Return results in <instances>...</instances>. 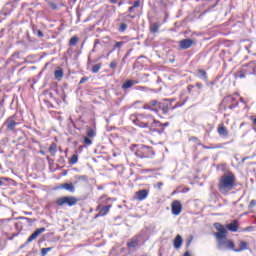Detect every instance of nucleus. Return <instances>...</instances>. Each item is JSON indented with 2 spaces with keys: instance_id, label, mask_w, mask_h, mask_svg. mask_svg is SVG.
<instances>
[{
  "instance_id": "1",
  "label": "nucleus",
  "mask_w": 256,
  "mask_h": 256,
  "mask_svg": "<svg viewBox=\"0 0 256 256\" xmlns=\"http://www.w3.org/2000/svg\"><path fill=\"white\" fill-rule=\"evenodd\" d=\"M236 181L237 178L233 172H228L220 176L217 184L219 193H221V195H229V193L235 189Z\"/></svg>"
},
{
  "instance_id": "2",
  "label": "nucleus",
  "mask_w": 256,
  "mask_h": 256,
  "mask_svg": "<svg viewBox=\"0 0 256 256\" xmlns=\"http://www.w3.org/2000/svg\"><path fill=\"white\" fill-rule=\"evenodd\" d=\"M169 107H171V102H169L168 99H164L162 102L150 100L143 105V109L152 111L153 113H159V111H162L164 115L169 113Z\"/></svg>"
},
{
  "instance_id": "3",
  "label": "nucleus",
  "mask_w": 256,
  "mask_h": 256,
  "mask_svg": "<svg viewBox=\"0 0 256 256\" xmlns=\"http://www.w3.org/2000/svg\"><path fill=\"white\" fill-rule=\"evenodd\" d=\"M151 117L153 116L138 114L136 120H134V123L137 125V127H141L142 129H149L153 127V124L151 123Z\"/></svg>"
},
{
  "instance_id": "4",
  "label": "nucleus",
  "mask_w": 256,
  "mask_h": 256,
  "mask_svg": "<svg viewBox=\"0 0 256 256\" xmlns=\"http://www.w3.org/2000/svg\"><path fill=\"white\" fill-rule=\"evenodd\" d=\"M136 157L139 159H151L155 155L153 148L145 145H141L135 152Z\"/></svg>"
},
{
  "instance_id": "5",
  "label": "nucleus",
  "mask_w": 256,
  "mask_h": 256,
  "mask_svg": "<svg viewBox=\"0 0 256 256\" xmlns=\"http://www.w3.org/2000/svg\"><path fill=\"white\" fill-rule=\"evenodd\" d=\"M77 203H79V199L75 196H64L56 200V205H58V207H63L64 205H68V207H75Z\"/></svg>"
},
{
  "instance_id": "6",
  "label": "nucleus",
  "mask_w": 256,
  "mask_h": 256,
  "mask_svg": "<svg viewBox=\"0 0 256 256\" xmlns=\"http://www.w3.org/2000/svg\"><path fill=\"white\" fill-rule=\"evenodd\" d=\"M18 125L19 122H17V115L14 114L5 120L2 127H6V131L8 133H15Z\"/></svg>"
},
{
  "instance_id": "7",
  "label": "nucleus",
  "mask_w": 256,
  "mask_h": 256,
  "mask_svg": "<svg viewBox=\"0 0 256 256\" xmlns=\"http://www.w3.org/2000/svg\"><path fill=\"white\" fill-rule=\"evenodd\" d=\"M217 249L219 251H235V242L231 239L225 238L217 242Z\"/></svg>"
},
{
  "instance_id": "8",
  "label": "nucleus",
  "mask_w": 256,
  "mask_h": 256,
  "mask_svg": "<svg viewBox=\"0 0 256 256\" xmlns=\"http://www.w3.org/2000/svg\"><path fill=\"white\" fill-rule=\"evenodd\" d=\"M172 215H181V211H183V205H181V201L174 200L171 204Z\"/></svg>"
},
{
  "instance_id": "9",
  "label": "nucleus",
  "mask_w": 256,
  "mask_h": 256,
  "mask_svg": "<svg viewBox=\"0 0 256 256\" xmlns=\"http://www.w3.org/2000/svg\"><path fill=\"white\" fill-rule=\"evenodd\" d=\"M46 229L45 227L42 228H38L34 231V233H32L29 238L27 239L26 243H33V241H35V239H37V237H39V235H41V233H45Z\"/></svg>"
},
{
  "instance_id": "10",
  "label": "nucleus",
  "mask_w": 256,
  "mask_h": 256,
  "mask_svg": "<svg viewBox=\"0 0 256 256\" xmlns=\"http://www.w3.org/2000/svg\"><path fill=\"white\" fill-rule=\"evenodd\" d=\"M193 45H195V42L191 39H183L179 41V47L180 49H191V47H193Z\"/></svg>"
},
{
  "instance_id": "11",
  "label": "nucleus",
  "mask_w": 256,
  "mask_h": 256,
  "mask_svg": "<svg viewBox=\"0 0 256 256\" xmlns=\"http://www.w3.org/2000/svg\"><path fill=\"white\" fill-rule=\"evenodd\" d=\"M245 74L246 75H256V63L250 62L245 66Z\"/></svg>"
},
{
  "instance_id": "12",
  "label": "nucleus",
  "mask_w": 256,
  "mask_h": 256,
  "mask_svg": "<svg viewBox=\"0 0 256 256\" xmlns=\"http://www.w3.org/2000/svg\"><path fill=\"white\" fill-rule=\"evenodd\" d=\"M58 189H64L65 191H69V193H75V185H73V183L61 184Z\"/></svg>"
},
{
  "instance_id": "13",
  "label": "nucleus",
  "mask_w": 256,
  "mask_h": 256,
  "mask_svg": "<svg viewBox=\"0 0 256 256\" xmlns=\"http://www.w3.org/2000/svg\"><path fill=\"white\" fill-rule=\"evenodd\" d=\"M214 236L216 237L218 243L219 241H223L224 239H227V230H220L216 233H214Z\"/></svg>"
},
{
  "instance_id": "14",
  "label": "nucleus",
  "mask_w": 256,
  "mask_h": 256,
  "mask_svg": "<svg viewBox=\"0 0 256 256\" xmlns=\"http://www.w3.org/2000/svg\"><path fill=\"white\" fill-rule=\"evenodd\" d=\"M136 195H137L138 201H143L147 199L149 195V191H147L146 189L139 190L138 192H136Z\"/></svg>"
},
{
  "instance_id": "15",
  "label": "nucleus",
  "mask_w": 256,
  "mask_h": 256,
  "mask_svg": "<svg viewBox=\"0 0 256 256\" xmlns=\"http://www.w3.org/2000/svg\"><path fill=\"white\" fill-rule=\"evenodd\" d=\"M239 222L234 220L232 223L227 225L228 231H232V233H237L239 226L237 225Z\"/></svg>"
},
{
  "instance_id": "16",
  "label": "nucleus",
  "mask_w": 256,
  "mask_h": 256,
  "mask_svg": "<svg viewBox=\"0 0 256 256\" xmlns=\"http://www.w3.org/2000/svg\"><path fill=\"white\" fill-rule=\"evenodd\" d=\"M181 245H183V237L178 234L174 239V248L181 249Z\"/></svg>"
},
{
  "instance_id": "17",
  "label": "nucleus",
  "mask_w": 256,
  "mask_h": 256,
  "mask_svg": "<svg viewBox=\"0 0 256 256\" xmlns=\"http://www.w3.org/2000/svg\"><path fill=\"white\" fill-rule=\"evenodd\" d=\"M133 85H137V81L135 80H127L123 85H122V89L125 91L127 89H131V87H133Z\"/></svg>"
},
{
  "instance_id": "18",
  "label": "nucleus",
  "mask_w": 256,
  "mask_h": 256,
  "mask_svg": "<svg viewBox=\"0 0 256 256\" xmlns=\"http://www.w3.org/2000/svg\"><path fill=\"white\" fill-rule=\"evenodd\" d=\"M218 133L222 137H229V131H227V128L224 125L218 127Z\"/></svg>"
},
{
  "instance_id": "19",
  "label": "nucleus",
  "mask_w": 256,
  "mask_h": 256,
  "mask_svg": "<svg viewBox=\"0 0 256 256\" xmlns=\"http://www.w3.org/2000/svg\"><path fill=\"white\" fill-rule=\"evenodd\" d=\"M245 250H247V242L245 241H240L239 248L237 249L234 248L235 253H241V251H245Z\"/></svg>"
},
{
  "instance_id": "20",
  "label": "nucleus",
  "mask_w": 256,
  "mask_h": 256,
  "mask_svg": "<svg viewBox=\"0 0 256 256\" xmlns=\"http://www.w3.org/2000/svg\"><path fill=\"white\" fill-rule=\"evenodd\" d=\"M112 205L103 206L100 208L99 215H102V217H105L107 213L111 210Z\"/></svg>"
},
{
  "instance_id": "21",
  "label": "nucleus",
  "mask_w": 256,
  "mask_h": 256,
  "mask_svg": "<svg viewBox=\"0 0 256 256\" xmlns=\"http://www.w3.org/2000/svg\"><path fill=\"white\" fill-rule=\"evenodd\" d=\"M86 135L90 139H93V137L97 136V132H95V130H93V128L88 127L87 130H86Z\"/></svg>"
},
{
  "instance_id": "22",
  "label": "nucleus",
  "mask_w": 256,
  "mask_h": 256,
  "mask_svg": "<svg viewBox=\"0 0 256 256\" xmlns=\"http://www.w3.org/2000/svg\"><path fill=\"white\" fill-rule=\"evenodd\" d=\"M139 245V240L137 238H132L130 242L127 243V247L134 249V247H137Z\"/></svg>"
},
{
  "instance_id": "23",
  "label": "nucleus",
  "mask_w": 256,
  "mask_h": 256,
  "mask_svg": "<svg viewBox=\"0 0 256 256\" xmlns=\"http://www.w3.org/2000/svg\"><path fill=\"white\" fill-rule=\"evenodd\" d=\"M198 74H199V77L202 79V81H207L208 80L207 71H205L203 69H199Z\"/></svg>"
},
{
  "instance_id": "24",
  "label": "nucleus",
  "mask_w": 256,
  "mask_h": 256,
  "mask_svg": "<svg viewBox=\"0 0 256 256\" xmlns=\"http://www.w3.org/2000/svg\"><path fill=\"white\" fill-rule=\"evenodd\" d=\"M159 27H161V24L154 23L150 26L151 33H159Z\"/></svg>"
},
{
  "instance_id": "25",
  "label": "nucleus",
  "mask_w": 256,
  "mask_h": 256,
  "mask_svg": "<svg viewBox=\"0 0 256 256\" xmlns=\"http://www.w3.org/2000/svg\"><path fill=\"white\" fill-rule=\"evenodd\" d=\"M56 149H57V144L52 143L49 147V153L52 155V157H55Z\"/></svg>"
},
{
  "instance_id": "26",
  "label": "nucleus",
  "mask_w": 256,
  "mask_h": 256,
  "mask_svg": "<svg viewBox=\"0 0 256 256\" xmlns=\"http://www.w3.org/2000/svg\"><path fill=\"white\" fill-rule=\"evenodd\" d=\"M54 76H55V79H58L59 81L63 77V70L62 69L55 70Z\"/></svg>"
},
{
  "instance_id": "27",
  "label": "nucleus",
  "mask_w": 256,
  "mask_h": 256,
  "mask_svg": "<svg viewBox=\"0 0 256 256\" xmlns=\"http://www.w3.org/2000/svg\"><path fill=\"white\" fill-rule=\"evenodd\" d=\"M150 121H152L153 123H157L159 125V127H169V122H166L163 124V123L155 120L153 117H150Z\"/></svg>"
},
{
  "instance_id": "28",
  "label": "nucleus",
  "mask_w": 256,
  "mask_h": 256,
  "mask_svg": "<svg viewBox=\"0 0 256 256\" xmlns=\"http://www.w3.org/2000/svg\"><path fill=\"white\" fill-rule=\"evenodd\" d=\"M70 45L72 46V47H75V45H77V43H79V38L78 37H76V36H73L71 39H70Z\"/></svg>"
},
{
  "instance_id": "29",
  "label": "nucleus",
  "mask_w": 256,
  "mask_h": 256,
  "mask_svg": "<svg viewBox=\"0 0 256 256\" xmlns=\"http://www.w3.org/2000/svg\"><path fill=\"white\" fill-rule=\"evenodd\" d=\"M78 160H79V158L76 154L72 155V157L70 159V165H75Z\"/></svg>"
},
{
  "instance_id": "30",
  "label": "nucleus",
  "mask_w": 256,
  "mask_h": 256,
  "mask_svg": "<svg viewBox=\"0 0 256 256\" xmlns=\"http://www.w3.org/2000/svg\"><path fill=\"white\" fill-rule=\"evenodd\" d=\"M123 45H125V42L120 41V42H116L113 48V51H115V49H121V47H123Z\"/></svg>"
},
{
  "instance_id": "31",
  "label": "nucleus",
  "mask_w": 256,
  "mask_h": 256,
  "mask_svg": "<svg viewBox=\"0 0 256 256\" xmlns=\"http://www.w3.org/2000/svg\"><path fill=\"white\" fill-rule=\"evenodd\" d=\"M100 70H101V64L99 63L93 66L92 73H99Z\"/></svg>"
},
{
  "instance_id": "32",
  "label": "nucleus",
  "mask_w": 256,
  "mask_h": 256,
  "mask_svg": "<svg viewBox=\"0 0 256 256\" xmlns=\"http://www.w3.org/2000/svg\"><path fill=\"white\" fill-rule=\"evenodd\" d=\"M125 31H127V24L122 23L119 27V32L120 33H125Z\"/></svg>"
},
{
  "instance_id": "33",
  "label": "nucleus",
  "mask_w": 256,
  "mask_h": 256,
  "mask_svg": "<svg viewBox=\"0 0 256 256\" xmlns=\"http://www.w3.org/2000/svg\"><path fill=\"white\" fill-rule=\"evenodd\" d=\"M215 229H217V231H224L225 227L219 223H215L214 224Z\"/></svg>"
},
{
  "instance_id": "34",
  "label": "nucleus",
  "mask_w": 256,
  "mask_h": 256,
  "mask_svg": "<svg viewBox=\"0 0 256 256\" xmlns=\"http://www.w3.org/2000/svg\"><path fill=\"white\" fill-rule=\"evenodd\" d=\"M51 247H48V248H42L41 249V255L42 256H45V255H47L48 253H49V251H51Z\"/></svg>"
},
{
  "instance_id": "35",
  "label": "nucleus",
  "mask_w": 256,
  "mask_h": 256,
  "mask_svg": "<svg viewBox=\"0 0 256 256\" xmlns=\"http://www.w3.org/2000/svg\"><path fill=\"white\" fill-rule=\"evenodd\" d=\"M203 149H221L220 145H215V146H205L202 145Z\"/></svg>"
},
{
  "instance_id": "36",
  "label": "nucleus",
  "mask_w": 256,
  "mask_h": 256,
  "mask_svg": "<svg viewBox=\"0 0 256 256\" xmlns=\"http://www.w3.org/2000/svg\"><path fill=\"white\" fill-rule=\"evenodd\" d=\"M84 143H85L86 145H92V144H93V141L90 140L89 137H84Z\"/></svg>"
},
{
  "instance_id": "37",
  "label": "nucleus",
  "mask_w": 256,
  "mask_h": 256,
  "mask_svg": "<svg viewBox=\"0 0 256 256\" xmlns=\"http://www.w3.org/2000/svg\"><path fill=\"white\" fill-rule=\"evenodd\" d=\"M190 141H194V143H196L197 145H201V141L197 137L190 138Z\"/></svg>"
},
{
  "instance_id": "38",
  "label": "nucleus",
  "mask_w": 256,
  "mask_h": 256,
  "mask_svg": "<svg viewBox=\"0 0 256 256\" xmlns=\"http://www.w3.org/2000/svg\"><path fill=\"white\" fill-rule=\"evenodd\" d=\"M110 69H117V61L113 60V61L110 63Z\"/></svg>"
},
{
  "instance_id": "39",
  "label": "nucleus",
  "mask_w": 256,
  "mask_h": 256,
  "mask_svg": "<svg viewBox=\"0 0 256 256\" xmlns=\"http://www.w3.org/2000/svg\"><path fill=\"white\" fill-rule=\"evenodd\" d=\"M87 81H89V78L88 77H82L79 84L80 85H83V83H87Z\"/></svg>"
},
{
  "instance_id": "40",
  "label": "nucleus",
  "mask_w": 256,
  "mask_h": 256,
  "mask_svg": "<svg viewBox=\"0 0 256 256\" xmlns=\"http://www.w3.org/2000/svg\"><path fill=\"white\" fill-rule=\"evenodd\" d=\"M256 206V200H251L250 201V204H249V209H253V207H255Z\"/></svg>"
},
{
  "instance_id": "41",
  "label": "nucleus",
  "mask_w": 256,
  "mask_h": 256,
  "mask_svg": "<svg viewBox=\"0 0 256 256\" xmlns=\"http://www.w3.org/2000/svg\"><path fill=\"white\" fill-rule=\"evenodd\" d=\"M139 5H141V2L135 1L132 7H134V9H137V7H139Z\"/></svg>"
},
{
  "instance_id": "42",
  "label": "nucleus",
  "mask_w": 256,
  "mask_h": 256,
  "mask_svg": "<svg viewBox=\"0 0 256 256\" xmlns=\"http://www.w3.org/2000/svg\"><path fill=\"white\" fill-rule=\"evenodd\" d=\"M37 35L39 37H44V34H43V32L41 30H37Z\"/></svg>"
},
{
  "instance_id": "43",
  "label": "nucleus",
  "mask_w": 256,
  "mask_h": 256,
  "mask_svg": "<svg viewBox=\"0 0 256 256\" xmlns=\"http://www.w3.org/2000/svg\"><path fill=\"white\" fill-rule=\"evenodd\" d=\"M196 87H198V89H203V84H201V83H196Z\"/></svg>"
},
{
  "instance_id": "44",
  "label": "nucleus",
  "mask_w": 256,
  "mask_h": 256,
  "mask_svg": "<svg viewBox=\"0 0 256 256\" xmlns=\"http://www.w3.org/2000/svg\"><path fill=\"white\" fill-rule=\"evenodd\" d=\"M239 77H240V79H245V73L240 72Z\"/></svg>"
},
{
  "instance_id": "45",
  "label": "nucleus",
  "mask_w": 256,
  "mask_h": 256,
  "mask_svg": "<svg viewBox=\"0 0 256 256\" xmlns=\"http://www.w3.org/2000/svg\"><path fill=\"white\" fill-rule=\"evenodd\" d=\"M50 7H51L52 9H57V4L52 3V4H50Z\"/></svg>"
},
{
  "instance_id": "46",
  "label": "nucleus",
  "mask_w": 256,
  "mask_h": 256,
  "mask_svg": "<svg viewBox=\"0 0 256 256\" xmlns=\"http://www.w3.org/2000/svg\"><path fill=\"white\" fill-rule=\"evenodd\" d=\"M133 9H135L133 6L128 8L129 13H133Z\"/></svg>"
},
{
  "instance_id": "47",
  "label": "nucleus",
  "mask_w": 256,
  "mask_h": 256,
  "mask_svg": "<svg viewBox=\"0 0 256 256\" xmlns=\"http://www.w3.org/2000/svg\"><path fill=\"white\" fill-rule=\"evenodd\" d=\"M157 185H158V189H161V187H163V183L162 182H158Z\"/></svg>"
},
{
  "instance_id": "48",
  "label": "nucleus",
  "mask_w": 256,
  "mask_h": 256,
  "mask_svg": "<svg viewBox=\"0 0 256 256\" xmlns=\"http://www.w3.org/2000/svg\"><path fill=\"white\" fill-rule=\"evenodd\" d=\"M25 219L26 221H28V223H33V220L31 218H23Z\"/></svg>"
},
{
  "instance_id": "49",
  "label": "nucleus",
  "mask_w": 256,
  "mask_h": 256,
  "mask_svg": "<svg viewBox=\"0 0 256 256\" xmlns=\"http://www.w3.org/2000/svg\"><path fill=\"white\" fill-rule=\"evenodd\" d=\"M193 89V85H189L188 86V91H189V93H191V90Z\"/></svg>"
},
{
  "instance_id": "50",
  "label": "nucleus",
  "mask_w": 256,
  "mask_h": 256,
  "mask_svg": "<svg viewBox=\"0 0 256 256\" xmlns=\"http://www.w3.org/2000/svg\"><path fill=\"white\" fill-rule=\"evenodd\" d=\"M118 0H110V3H112L113 5H115L117 3Z\"/></svg>"
},
{
  "instance_id": "51",
  "label": "nucleus",
  "mask_w": 256,
  "mask_h": 256,
  "mask_svg": "<svg viewBox=\"0 0 256 256\" xmlns=\"http://www.w3.org/2000/svg\"><path fill=\"white\" fill-rule=\"evenodd\" d=\"M99 45V40H95L94 47H97Z\"/></svg>"
},
{
  "instance_id": "52",
  "label": "nucleus",
  "mask_w": 256,
  "mask_h": 256,
  "mask_svg": "<svg viewBox=\"0 0 256 256\" xmlns=\"http://www.w3.org/2000/svg\"><path fill=\"white\" fill-rule=\"evenodd\" d=\"M191 241H192L191 239L187 241V243H186L187 247H189V245H191Z\"/></svg>"
},
{
  "instance_id": "53",
  "label": "nucleus",
  "mask_w": 256,
  "mask_h": 256,
  "mask_svg": "<svg viewBox=\"0 0 256 256\" xmlns=\"http://www.w3.org/2000/svg\"><path fill=\"white\" fill-rule=\"evenodd\" d=\"M128 17H130V19H135V15L129 14Z\"/></svg>"
},
{
  "instance_id": "54",
  "label": "nucleus",
  "mask_w": 256,
  "mask_h": 256,
  "mask_svg": "<svg viewBox=\"0 0 256 256\" xmlns=\"http://www.w3.org/2000/svg\"><path fill=\"white\" fill-rule=\"evenodd\" d=\"M0 187H3V180L0 179Z\"/></svg>"
},
{
  "instance_id": "55",
  "label": "nucleus",
  "mask_w": 256,
  "mask_h": 256,
  "mask_svg": "<svg viewBox=\"0 0 256 256\" xmlns=\"http://www.w3.org/2000/svg\"><path fill=\"white\" fill-rule=\"evenodd\" d=\"M184 256H191V254H189V252H185Z\"/></svg>"
},
{
  "instance_id": "56",
  "label": "nucleus",
  "mask_w": 256,
  "mask_h": 256,
  "mask_svg": "<svg viewBox=\"0 0 256 256\" xmlns=\"http://www.w3.org/2000/svg\"><path fill=\"white\" fill-rule=\"evenodd\" d=\"M97 217H103V215H99V213L95 216V218L97 219Z\"/></svg>"
},
{
  "instance_id": "57",
  "label": "nucleus",
  "mask_w": 256,
  "mask_h": 256,
  "mask_svg": "<svg viewBox=\"0 0 256 256\" xmlns=\"http://www.w3.org/2000/svg\"><path fill=\"white\" fill-rule=\"evenodd\" d=\"M27 256H34V253L30 252Z\"/></svg>"
},
{
  "instance_id": "58",
  "label": "nucleus",
  "mask_w": 256,
  "mask_h": 256,
  "mask_svg": "<svg viewBox=\"0 0 256 256\" xmlns=\"http://www.w3.org/2000/svg\"><path fill=\"white\" fill-rule=\"evenodd\" d=\"M245 231H251V227L246 228Z\"/></svg>"
},
{
  "instance_id": "59",
  "label": "nucleus",
  "mask_w": 256,
  "mask_h": 256,
  "mask_svg": "<svg viewBox=\"0 0 256 256\" xmlns=\"http://www.w3.org/2000/svg\"><path fill=\"white\" fill-rule=\"evenodd\" d=\"M26 215H31V212H25Z\"/></svg>"
},
{
  "instance_id": "60",
  "label": "nucleus",
  "mask_w": 256,
  "mask_h": 256,
  "mask_svg": "<svg viewBox=\"0 0 256 256\" xmlns=\"http://www.w3.org/2000/svg\"><path fill=\"white\" fill-rule=\"evenodd\" d=\"M121 5H123V3L120 2V3L118 4V7H121Z\"/></svg>"
},
{
  "instance_id": "61",
  "label": "nucleus",
  "mask_w": 256,
  "mask_h": 256,
  "mask_svg": "<svg viewBox=\"0 0 256 256\" xmlns=\"http://www.w3.org/2000/svg\"><path fill=\"white\" fill-rule=\"evenodd\" d=\"M97 209H101V205H99V206L97 207Z\"/></svg>"
},
{
  "instance_id": "62",
  "label": "nucleus",
  "mask_w": 256,
  "mask_h": 256,
  "mask_svg": "<svg viewBox=\"0 0 256 256\" xmlns=\"http://www.w3.org/2000/svg\"><path fill=\"white\" fill-rule=\"evenodd\" d=\"M165 131V128L162 129V133Z\"/></svg>"
}]
</instances>
